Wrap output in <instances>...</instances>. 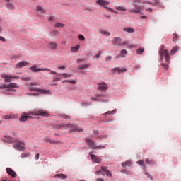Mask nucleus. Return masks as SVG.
<instances>
[{"label":"nucleus","mask_w":181,"mask_h":181,"mask_svg":"<svg viewBox=\"0 0 181 181\" xmlns=\"http://www.w3.org/2000/svg\"><path fill=\"white\" fill-rule=\"evenodd\" d=\"M30 115H39L40 117H49V113L47 112H45L43 110H35V111H30L27 113H23L22 116L19 118V121L21 122H25L29 118H33V117Z\"/></svg>","instance_id":"f257e3e1"},{"label":"nucleus","mask_w":181,"mask_h":181,"mask_svg":"<svg viewBox=\"0 0 181 181\" xmlns=\"http://www.w3.org/2000/svg\"><path fill=\"white\" fill-rule=\"evenodd\" d=\"M158 53H159L160 62H163V59H165V63H170V57H169V51L168 49H165L164 45L160 46V49Z\"/></svg>","instance_id":"f03ea898"},{"label":"nucleus","mask_w":181,"mask_h":181,"mask_svg":"<svg viewBox=\"0 0 181 181\" xmlns=\"http://www.w3.org/2000/svg\"><path fill=\"white\" fill-rule=\"evenodd\" d=\"M58 128H69V131L71 132H83V129H81L78 127V126L76 124H59L57 125Z\"/></svg>","instance_id":"7ed1b4c3"},{"label":"nucleus","mask_w":181,"mask_h":181,"mask_svg":"<svg viewBox=\"0 0 181 181\" xmlns=\"http://www.w3.org/2000/svg\"><path fill=\"white\" fill-rule=\"evenodd\" d=\"M1 78L4 79V83H11V81H12V80L19 78V77L16 76H8L6 74H2L1 76Z\"/></svg>","instance_id":"20e7f679"},{"label":"nucleus","mask_w":181,"mask_h":181,"mask_svg":"<svg viewBox=\"0 0 181 181\" xmlns=\"http://www.w3.org/2000/svg\"><path fill=\"white\" fill-rule=\"evenodd\" d=\"M29 69L31 70V71H33V73H39V71H50L49 69L37 68V66H36V65H34V66L30 67Z\"/></svg>","instance_id":"39448f33"},{"label":"nucleus","mask_w":181,"mask_h":181,"mask_svg":"<svg viewBox=\"0 0 181 181\" xmlns=\"http://www.w3.org/2000/svg\"><path fill=\"white\" fill-rule=\"evenodd\" d=\"M96 4L99 5V6H103V8L106 9L107 11H108L110 8V7H107V5H110V2L108 1H105L104 0H97Z\"/></svg>","instance_id":"423d86ee"},{"label":"nucleus","mask_w":181,"mask_h":181,"mask_svg":"<svg viewBox=\"0 0 181 181\" xmlns=\"http://www.w3.org/2000/svg\"><path fill=\"white\" fill-rule=\"evenodd\" d=\"M14 149L17 151H23L25 149V143L23 141H18L16 144L13 145Z\"/></svg>","instance_id":"0eeeda50"},{"label":"nucleus","mask_w":181,"mask_h":181,"mask_svg":"<svg viewBox=\"0 0 181 181\" xmlns=\"http://www.w3.org/2000/svg\"><path fill=\"white\" fill-rule=\"evenodd\" d=\"M100 169L105 173L106 176H108L109 177H112V174L111 173L110 170H108V167L101 166Z\"/></svg>","instance_id":"6e6552de"},{"label":"nucleus","mask_w":181,"mask_h":181,"mask_svg":"<svg viewBox=\"0 0 181 181\" xmlns=\"http://www.w3.org/2000/svg\"><path fill=\"white\" fill-rule=\"evenodd\" d=\"M31 91H39L41 94H50V90L45 89H35L33 88H30Z\"/></svg>","instance_id":"1a4fd4ad"},{"label":"nucleus","mask_w":181,"mask_h":181,"mask_svg":"<svg viewBox=\"0 0 181 181\" xmlns=\"http://www.w3.org/2000/svg\"><path fill=\"white\" fill-rule=\"evenodd\" d=\"M86 142L88 146H90V149H95V143L91 139H86Z\"/></svg>","instance_id":"9d476101"},{"label":"nucleus","mask_w":181,"mask_h":181,"mask_svg":"<svg viewBox=\"0 0 181 181\" xmlns=\"http://www.w3.org/2000/svg\"><path fill=\"white\" fill-rule=\"evenodd\" d=\"M112 42L116 46H122V40L120 37H115Z\"/></svg>","instance_id":"9b49d317"},{"label":"nucleus","mask_w":181,"mask_h":181,"mask_svg":"<svg viewBox=\"0 0 181 181\" xmlns=\"http://www.w3.org/2000/svg\"><path fill=\"white\" fill-rule=\"evenodd\" d=\"M27 64H29V62H28L26 61H22V62L18 63L16 65V69H22V67L26 66Z\"/></svg>","instance_id":"f8f14e48"},{"label":"nucleus","mask_w":181,"mask_h":181,"mask_svg":"<svg viewBox=\"0 0 181 181\" xmlns=\"http://www.w3.org/2000/svg\"><path fill=\"white\" fill-rule=\"evenodd\" d=\"M6 173H8V175L11 176V177H16V173L13 171V170H12V168H7Z\"/></svg>","instance_id":"ddd939ff"},{"label":"nucleus","mask_w":181,"mask_h":181,"mask_svg":"<svg viewBox=\"0 0 181 181\" xmlns=\"http://www.w3.org/2000/svg\"><path fill=\"white\" fill-rule=\"evenodd\" d=\"M90 158L95 163H100L101 160H103L101 158L97 157V156L94 154H90Z\"/></svg>","instance_id":"4468645a"},{"label":"nucleus","mask_w":181,"mask_h":181,"mask_svg":"<svg viewBox=\"0 0 181 181\" xmlns=\"http://www.w3.org/2000/svg\"><path fill=\"white\" fill-rule=\"evenodd\" d=\"M44 142H49V144H52V145H57L60 141H56L52 139H48L47 137L43 139Z\"/></svg>","instance_id":"2eb2a0df"},{"label":"nucleus","mask_w":181,"mask_h":181,"mask_svg":"<svg viewBox=\"0 0 181 181\" xmlns=\"http://www.w3.org/2000/svg\"><path fill=\"white\" fill-rule=\"evenodd\" d=\"M6 88L8 90H13V88H18V84L15 83H11L8 85H6Z\"/></svg>","instance_id":"dca6fc26"},{"label":"nucleus","mask_w":181,"mask_h":181,"mask_svg":"<svg viewBox=\"0 0 181 181\" xmlns=\"http://www.w3.org/2000/svg\"><path fill=\"white\" fill-rule=\"evenodd\" d=\"M127 54H128V51L125 50V49H122L120 52V54H117L116 56V59H119V57H125V56H127Z\"/></svg>","instance_id":"f3484780"},{"label":"nucleus","mask_w":181,"mask_h":181,"mask_svg":"<svg viewBox=\"0 0 181 181\" xmlns=\"http://www.w3.org/2000/svg\"><path fill=\"white\" fill-rule=\"evenodd\" d=\"M113 73H115V71L118 72V74H121V73H125L127 71V69H119V67L114 68L112 69Z\"/></svg>","instance_id":"a211bd4d"},{"label":"nucleus","mask_w":181,"mask_h":181,"mask_svg":"<svg viewBox=\"0 0 181 181\" xmlns=\"http://www.w3.org/2000/svg\"><path fill=\"white\" fill-rule=\"evenodd\" d=\"M98 86H99L98 88V90H108V85H107L106 83H98Z\"/></svg>","instance_id":"6ab92c4d"},{"label":"nucleus","mask_w":181,"mask_h":181,"mask_svg":"<svg viewBox=\"0 0 181 181\" xmlns=\"http://www.w3.org/2000/svg\"><path fill=\"white\" fill-rule=\"evenodd\" d=\"M141 7L140 6H136L135 9L129 10L130 13H141Z\"/></svg>","instance_id":"aec40b11"},{"label":"nucleus","mask_w":181,"mask_h":181,"mask_svg":"<svg viewBox=\"0 0 181 181\" xmlns=\"http://www.w3.org/2000/svg\"><path fill=\"white\" fill-rule=\"evenodd\" d=\"M36 12L45 14V13H46V10H45V8H43V7H42L40 6H37L36 8Z\"/></svg>","instance_id":"412c9836"},{"label":"nucleus","mask_w":181,"mask_h":181,"mask_svg":"<svg viewBox=\"0 0 181 181\" xmlns=\"http://www.w3.org/2000/svg\"><path fill=\"white\" fill-rule=\"evenodd\" d=\"M48 47L52 50H56L57 49V43L56 42H49Z\"/></svg>","instance_id":"4be33fe9"},{"label":"nucleus","mask_w":181,"mask_h":181,"mask_svg":"<svg viewBox=\"0 0 181 181\" xmlns=\"http://www.w3.org/2000/svg\"><path fill=\"white\" fill-rule=\"evenodd\" d=\"M54 177H57L58 179H62V180H65L67 179V175H66L65 174H56Z\"/></svg>","instance_id":"5701e85b"},{"label":"nucleus","mask_w":181,"mask_h":181,"mask_svg":"<svg viewBox=\"0 0 181 181\" xmlns=\"http://www.w3.org/2000/svg\"><path fill=\"white\" fill-rule=\"evenodd\" d=\"M79 49H80V45H78L75 47H72L71 48V53H76V52H78Z\"/></svg>","instance_id":"b1692460"},{"label":"nucleus","mask_w":181,"mask_h":181,"mask_svg":"<svg viewBox=\"0 0 181 181\" xmlns=\"http://www.w3.org/2000/svg\"><path fill=\"white\" fill-rule=\"evenodd\" d=\"M123 30L124 32H127V33H134L135 32V30L131 28H124Z\"/></svg>","instance_id":"393cba45"},{"label":"nucleus","mask_w":181,"mask_h":181,"mask_svg":"<svg viewBox=\"0 0 181 181\" xmlns=\"http://www.w3.org/2000/svg\"><path fill=\"white\" fill-rule=\"evenodd\" d=\"M176 52H179L178 46L173 47V48L170 51V54L173 55L175 54V53H176Z\"/></svg>","instance_id":"a878e982"},{"label":"nucleus","mask_w":181,"mask_h":181,"mask_svg":"<svg viewBox=\"0 0 181 181\" xmlns=\"http://www.w3.org/2000/svg\"><path fill=\"white\" fill-rule=\"evenodd\" d=\"M131 165H132V163H131V160H127L122 163V166L123 168H127V166H131Z\"/></svg>","instance_id":"bb28decb"},{"label":"nucleus","mask_w":181,"mask_h":181,"mask_svg":"<svg viewBox=\"0 0 181 181\" xmlns=\"http://www.w3.org/2000/svg\"><path fill=\"white\" fill-rule=\"evenodd\" d=\"M169 63L170 62H168V63L166 62V64H165V63L162 62L161 66H162L163 69H164L165 70H168L169 69Z\"/></svg>","instance_id":"cd10ccee"},{"label":"nucleus","mask_w":181,"mask_h":181,"mask_svg":"<svg viewBox=\"0 0 181 181\" xmlns=\"http://www.w3.org/2000/svg\"><path fill=\"white\" fill-rule=\"evenodd\" d=\"M146 163L147 165H155L154 160H151V159H149V158H146Z\"/></svg>","instance_id":"c85d7f7f"},{"label":"nucleus","mask_w":181,"mask_h":181,"mask_svg":"<svg viewBox=\"0 0 181 181\" xmlns=\"http://www.w3.org/2000/svg\"><path fill=\"white\" fill-rule=\"evenodd\" d=\"M90 67V64H87L85 65H81V66L78 67L79 70H85V69H88Z\"/></svg>","instance_id":"c756f323"},{"label":"nucleus","mask_w":181,"mask_h":181,"mask_svg":"<svg viewBox=\"0 0 181 181\" xmlns=\"http://www.w3.org/2000/svg\"><path fill=\"white\" fill-rule=\"evenodd\" d=\"M61 76L62 78H70V77H71V74H62Z\"/></svg>","instance_id":"7c9ffc66"},{"label":"nucleus","mask_w":181,"mask_h":181,"mask_svg":"<svg viewBox=\"0 0 181 181\" xmlns=\"http://www.w3.org/2000/svg\"><path fill=\"white\" fill-rule=\"evenodd\" d=\"M55 28H64V24L62 23H57L54 25Z\"/></svg>","instance_id":"2f4dec72"},{"label":"nucleus","mask_w":181,"mask_h":181,"mask_svg":"<svg viewBox=\"0 0 181 181\" xmlns=\"http://www.w3.org/2000/svg\"><path fill=\"white\" fill-rule=\"evenodd\" d=\"M116 9L117 11H127V9L125 8V7L122 6H119L116 7Z\"/></svg>","instance_id":"473e14b6"},{"label":"nucleus","mask_w":181,"mask_h":181,"mask_svg":"<svg viewBox=\"0 0 181 181\" xmlns=\"http://www.w3.org/2000/svg\"><path fill=\"white\" fill-rule=\"evenodd\" d=\"M62 83H71V84H76V81L74 80H64Z\"/></svg>","instance_id":"72a5a7b5"},{"label":"nucleus","mask_w":181,"mask_h":181,"mask_svg":"<svg viewBox=\"0 0 181 181\" xmlns=\"http://www.w3.org/2000/svg\"><path fill=\"white\" fill-rule=\"evenodd\" d=\"M7 8L8 9H11V10L15 9V6L11 3L7 4Z\"/></svg>","instance_id":"f704fd0d"},{"label":"nucleus","mask_w":181,"mask_h":181,"mask_svg":"<svg viewBox=\"0 0 181 181\" xmlns=\"http://www.w3.org/2000/svg\"><path fill=\"white\" fill-rule=\"evenodd\" d=\"M177 39H179V35H177L176 33H174L173 37V42H176Z\"/></svg>","instance_id":"c9c22d12"},{"label":"nucleus","mask_w":181,"mask_h":181,"mask_svg":"<svg viewBox=\"0 0 181 181\" xmlns=\"http://www.w3.org/2000/svg\"><path fill=\"white\" fill-rule=\"evenodd\" d=\"M144 48H140L136 50V53L137 54H142V53H144Z\"/></svg>","instance_id":"e433bc0d"},{"label":"nucleus","mask_w":181,"mask_h":181,"mask_svg":"<svg viewBox=\"0 0 181 181\" xmlns=\"http://www.w3.org/2000/svg\"><path fill=\"white\" fill-rule=\"evenodd\" d=\"M51 35H52V36H57V35H59V31L55 30H53L51 32Z\"/></svg>","instance_id":"4c0bfd02"},{"label":"nucleus","mask_w":181,"mask_h":181,"mask_svg":"<svg viewBox=\"0 0 181 181\" xmlns=\"http://www.w3.org/2000/svg\"><path fill=\"white\" fill-rule=\"evenodd\" d=\"M102 35H104V36H110V33L107 31H101Z\"/></svg>","instance_id":"58836bf2"},{"label":"nucleus","mask_w":181,"mask_h":181,"mask_svg":"<svg viewBox=\"0 0 181 181\" xmlns=\"http://www.w3.org/2000/svg\"><path fill=\"white\" fill-rule=\"evenodd\" d=\"M103 54V52L99 51L98 52V54L95 56V57H96V59H100V57H101V54Z\"/></svg>","instance_id":"ea45409f"},{"label":"nucleus","mask_w":181,"mask_h":181,"mask_svg":"<svg viewBox=\"0 0 181 181\" xmlns=\"http://www.w3.org/2000/svg\"><path fill=\"white\" fill-rule=\"evenodd\" d=\"M4 119H11L12 118V116L9 115H6L5 116H4Z\"/></svg>","instance_id":"a19ab883"},{"label":"nucleus","mask_w":181,"mask_h":181,"mask_svg":"<svg viewBox=\"0 0 181 181\" xmlns=\"http://www.w3.org/2000/svg\"><path fill=\"white\" fill-rule=\"evenodd\" d=\"M105 146H95V149H105Z\"/></svg>","instance_id":"79ce46f5"},{"label":"nucleus","mask_w":181,"mask_h":181,"mask_svg":"<svg viewBox=\"0 0 181 181\" xmlns=\"http://www.w3.org/2000/svg\"><path fill=\"white\" fill-rule=\"evenodd\" d=\"M78 39H79V40H86V37H84V35H79Z\"/></svg>","instance_id":"37998d69"},{"label":"nucleus","mask_w":181,"mask_h":181,"mask_svg":"<svg viewBox=\"0 0 181 181\" xmlns=\"http://www.w3.org/2000/svg\"><path fill=\"white\" fill-rule=\"evenodd\" d=\"M95 173V175H98V176H100V175H101V174H102L103 176H104V174L102 173V171L100 170L96 171Z\"/></svg>","instance_id":"c03bdc74"},{"label":"nucleus","mask_w":181,"mask_h":181,"mask_svg":"<svg viewBox=\"0 0 181 181\" xmlns=\"http://www.w3.org/2000/svg\"><path fill=\"white\" fill-rule=\"evenodd\" d=\"M127 47H128V49H134V47H136V45L132 44V45H128Z\"/></svg>","instance_id":"a18cd8bd"},{"label":"nucleus","mask_w":181,"mask_h":181,"mask_svg":"<svg viewBox=\"0 0 181 181\" xmlns=\"http://www.w3.org/2000/svg\"><path fill=\"white\" fill-rule=\"evenodd\" d=\"M137 163L140 166H144V160H140L137 161Z\"/></svg>","instance_id":"49530a36"},{"label":"nucleus","mask_w":181,"mask_h":181,"mask_svg":"<svg viewBox=\"0 0 181 181\" xmlns=\"http://www.w3.org/2000/svg\"><path fill=\"white\" fill-rule=\"evenodd\" d=\"M61 81L60 78H54L52 81V83H54L56 81Z\"/></svg>","instance_id":"de8ad7c7"},{"label":"nucleus","mask_w":181,"mask_h":181,"mask_svg":"<svg viewBox=\"0 0 181 181\" xmlns=\"http://www.w3.org/2000/svg\"><path fill=\"white\" fill-rule=\"evenodd\" d=\"M0 40L1 42H6V39H5V37H2V36H0Z\"/></svg>","instance_id":"09e8293b"},{"label":"nucleus","mask_w":181,"mask_h":181,"mask_svg":"<svg viewBox=\"0 0 181 181\" xmlns=\"http://www.w3.org/2000/svg\"><path fill=\"white\" fill-rule=\"evenodd\" d=\"M65 69H66V66H64L58 67L59 70H64Z\"/></svg>","instance_id":"8fccbe9b"},{"label":"nucleus","mask_w":181,"mask_h":181,"mask_svg":"<svg viewBox=\"0 0 181 181\" xmlns=\"http://www.w3.org/2000/svg\"><path fill=\"white\" fill-rule=\"evenodd\" d=\"M111 59H112V57L111 56H108V57H106L105 61L108 62L109 60H111Z\"/></svg>","instance_id":"3c124183"},{"label":"nucleus","mask_w":181,"mask_h":181,"mask_svg":"<svg viewBox=\"0 0 181 181\" xmlns=\"http://www.w3.org/2000/svg\"><path fill=\"white\" fill-rule=\"evenodd\" d=\"M81 62H84V59H78L77 63H81Z\"/></svg>","instance_id":"603ef678"},{"label":"nucleus","mask_w":181,"mask_h":181,"mask_svg":"<svg viewBox=\"0 0 181 181\" xmlns=\"http://www.w3.org/2000/svg\"><path fill=\"white\" fill-rule=\"evenodd\" d=\"M112 112H112V111H108V112H105V115H111Z\"/></svg>","instance_id":"864d4df0"},{"label":"nucleus","mask_w":181,"mask_h":181,"mask_svg":"<svg viewBox=\"0 0 181 181\" xmlns=\"http://www.w3.org/2000/svg\"><path fill=\"white\" fill-rule=\"evenodd\" d=\"M104 16H105V18H106L107 19H110V18H111V16L107 15V14H105Z\"/></svg>","instance_id":"5fc2aeb1"},{"label":"nucleus","mask_w":181,"mask_h":181,"mask_svg":"<svg viewBox=\"0 0 181 181\" xmlns=\"http://www.w3.org/2000/svg\"><path fill=\"white\" fill-rule=\"evenodd\" d=\"M49 71H50L49 74H57V72H56V71H54L50 70Z\"/></svg>","instance_id":"6e6d98bb"},{"label":"nucleus","mask_w":181,"mask_h":181,"mask_svg":"<svg viewBox=\"0 0 181 181\" xmlns=\"http://www.w3.org/2000/svg\"><path fill=\"white\" fill-rule=\"evenodd\" d=\"M4 88H6V85L0 86V90Z\"/></svg>","instance_id":"4d7b16f0"},{"label":"nucleus","mask_w":181,"mask_h":181,"mask_svg":"<svg viewBox=\"0 0 181 181\" xmlns=\"http://www.w3.org/2000/svg\"><path fill=\"white\" fill-rule=\"evenodd\" d=\"M22 80H25V81H28L29 80H30V78H22Z\"/></svg>","instance_id":"13d9d810"},{"label":"nucleus","mask_w":181,"mask_h":181,"mask_svg":"<svg viewBox=\"0 0 181 181\" xmlns=\"http://www.w3.org/2000/svg\"><path fill=\"white\" fill-rule=\"evenodd\" d=\"M127 45H128V42H124L122 43V46H127Z\"/></svg>","instance_id":"bf43d9fd"},{"label":"nucleus","mask_w":181,"mask_h":181,"mask_svg":"<svg viewBox=\"0 0 181 181\" xmlns=\"http://www.w3.org/2000/svg\"><path fill=\"white\" fill-rule=\"evenodd\" d=\"M35 159H36V160H39V153H37V154L35 155Z\"/></svg>","instance_id":"052dcab7"},{"label":"nucleus","mask_w":181,"mask_h":181,"mask_svg":"<svg viewBox=\"0 0 181 181\" xmlns=\"http://www.w3.org/2000/svg\"><path fill=\"white\" fill-rule=\"evenodd\" d=\"M64 118H65L66 119H69V118H70L67 115H64Z\"/></svg>","instance_id":"680f3d73"},{"label":"nucleus","mask_w":181,"mask_h":181,"mask_svg":"<svg viewBox=\"0 0 181 181\" xmlns=\"http://www.w3.org/2000/svg\"><path fill=\"white\" fill-rule=\"evenodd\" d=\"M49 22H52L53 21V16H50L48 19Z\"/></svg>","instance_id":"e2e57ef3"},{"label":"nucleus","mask_w":181,"mask_h":181,"mask_svg":"<svg viewBox=\"0 0 181 181\" xmlns=\"http://www.w3.org/2000/svg\"><path fill=\"white\" fill-rule=\"evenodd\" d=\"M107 11H109L110 12H114V9L111 8L109 7V8L107 9Z\"/></svg>","instance_id":"0e129e2a"},{"label":"nucleus","mask_w":181,"mask_h":181,"mask_svg":"<svg viewBox=\"0 0 181 181\" xmlns=\"http://www.w3.org/2000/svg\"><path fill=\"white\" fill-rule=\"evenodd\" d=\"M90 99L92 100V101H97V98H95L92 97Z\"/></svg>","instance_id":"69168bd1"},{"label":"nucleus","mask_w":181,"mask_h":181,"mask_svg":"<svg viewBox=\"0 0 181 181\" xmlns=\"http://www.w3.org/2000/svg\"><path fill=\"white\" fill-rule=\"evenodd\" d=\"M93 134H95V135H97L98 134V131L97 130L93 131Z\"/></svg>","instance_id":"338daca9"},{"label":"nucleus","mask_w":181,"mask_h":181,"mask_svg":"<svg viewBox=\"0 0 181 181\" xmlns=\"http://www.w3.org/2000/svg\"><path fill=\"white\" fill-rule=\"evenodd\" d=\"M96 181H104V180L101 179V178H98V179H96Z\"/></svg>","instance_id":"774afa93"}]
</instances>
